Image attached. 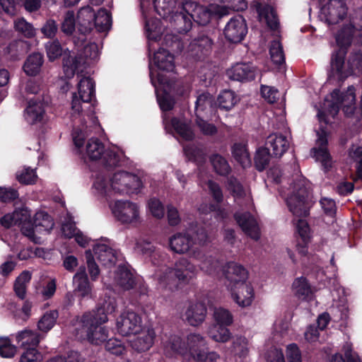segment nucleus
I'll return each mask as SVG.
<instances>
[{
	"label": "nucleus",
	"mask_w": 362,
	"mask_h": 362,
	"mask_svg": "<svg viewBox=\"0 0 362 362\" xmlns=\"http://www.w3.org/2000/svg\"><path fill=\"white\" fill-rule=\"evenodd\" d=\"M352 30L350 27L344 28L336 36V42L339 49L334 51L331 57L329 79L343 81L349 76L362 69V53L353 52L345 62L346 49L351 42Z\"/></svg>",
	"instance_id": "1"
},
{
	"label": "nucleus",
	"mask_w": 362,
	"mask_h": 362,
	"mask_svg": "<svg viewBox=\"0 0 362 362\" xmlns=\"http://www.w3.org/2000/svg\"><path fill=\"white\" fill-rule=\"evenodd\" d=\"M197 269L194 264L186 257H180L173 267H164L157 269L153 278L157 286L162 291L173 292L185 286L196 278Z\"/></svg>",
	"instance_id": "2"
},
{
	"label": "nucleus",
	"mask_w": 362,
	"mask_h": 362,
	"mask_svg": "<svg viewBox=\"0 0 362 362\" xmlns=\"http://www.w3.org/2000/svg\"><path fill=\"white\" fill-rule=\"evenodd\" d=\"M115 299L109 298L103 306L85 313L78 321L81 337L86 336L92 344L104 342L108 337V331L103 324L107 322V314L115 310Z\"/></svg>",
	"instance_id": "3"
},
{
	"label": "nucleus",
	"mask_w": 362,
	"mask_h": 362,
	"mask_svg": "<svg viewBox=\"0 0 362 362\" xmlns=\"http://www.w3.org/2000/svg\"><path fill=\"white\" fill-rule=\"evenodd\" d=\"M212 14L224 16L228 14V8L216 4L204 6L186 1L182 4V12L175 13L174 21L179 33H187L192 28V20L199 25H205L209 23Z\"/></svg>",
	"instance_id": "4"
},
{
	"label": "nucleus",
	"mask_w": 362,
	"mask_h": 362,
	"mask_svg": "<svg viewBox=\"0 0 362 362\" xmlns=\"http://www.w3.org/2000/svg\"><path fill=\"white\" fill-rule=\"evenodd\" d=\"M141 187V179L136 175L126 171L117 172L108 179L100 175L93 184L98 194L109 197L135 192Z\"/></svg>",
	"instance_id": "5"
},
{
	"label": "nucleus",
	"mask_w": 362,
	"mask_h": 362,
	"mask_svg": "<svg viewBox=\"0 0 362 362\" xmlns=\"http://www.w3.org/2000/svg\"><path fill=\"white\" fill-rule=\"evenodd\" d=\"M206 341L203 336L197 333L189 334L185 340L177 335L170 336L164 343L166 354L172 356L179 354L184 357H192L194 360L202 359Z\"/></svg>",
	"instance_id": "6"
},
{
	"label": "nucleus",
	"mask_w": 362,
	"mask_h": 362,
	"mask_svg": "<svg viewBox=\"0 0 362 362\" xmlns=\"http://www.w3.org/2000/svg\"><path fill=\"white\" fill-rule=\"evenodd\" d=\"M308 186L305 178L298 177L291 185L286 198L289 211L297 217H305L309 214Z\"/></svg>",
	"instance_id": "7"
},
{
	"label": "nucleus",
	"mask_w": 362,
	"mask_h": 362,
	"mask_svg": "<svg viewBox=\"0 0 362 362\" xmlns=\"http://www.w3.org/2000/svg\"><path fill=\"white\" fill-rule=\"evenodd\" d=\"M99 56L98 46L95 43H89L84 46L81 53L78 56L66 54L64 52L63 58V71L67 78L74 77L76 71H83L86 66L96 60Z\"/></svg>",
	"instance_id": "8"
},
{
	"label": "nucleus",
	"mask_w": 362,
	"mask_h": 362,
	"mask_svg": "<svg viewBox=\"0 0 362 362\" xmlns=\"http://www.w3.org/2000/svg\"><path fill=\"white\" fill-rule=\"evenodd\" d=\"M109 207L115 218L123 224H134L141 221L139 206L129 200L111 202Z\"/></svg>",
	"instance_id": "9"
},
{
	"label": "nucleus",
	"mask_w": 362,
	"mask_h": 362,
	"mask_svg": "<svg viewBox=\"0 0 362 362\" xmlns=\"http://www.w3.org/2000/svg\"><path fill=\"white\" fill-rule=\"evenodd\" d=\"M86 153L92 160H101L109 167L117 166L120 161V154L112 149H105L104 144L96 138L90 139L86 146Z\"/></svg>",
	"instance_id": "10"
},
{
	"label": "nucleus",
	"mask_w": 362,
	"mask_h": 362,
	"mask_svg": "<svg viewBox=\"0 0 362 362\" xmlns=\"http://www.w3.org/2000/svg\"><path fill=\"white\" fill-rule=\"evenodd\" d=\"M347 13V6L344 0H329L320 8L319 17L328 24H337Z\"/></svg>",
	"instance_id": "11"
},
{
	"label": "nucleus",
	"mask_w": 362,
	"mask_h": 362,
	"mask_svg": "<svg viewBox=\"0 0 362 362\" xmlns=\"http://www.w3.org/2000/svg\"><path fill=\"white\" fill-rule=\"evenodd\" d=\"M95 83L90 77H82L78 83V98L74 93L71 101V110L74 114H79L82 107L81 103H88L94 97Z\"/></svg>",
	"instance_id": "12"
},
{
	"label": "nucleus",
	"mask_w": 362,
	"mask_h": 362,
	"mask_svg": "<svg viewBox=\"0 0 362 362\" xmlns=\"http://www.w3.org/2000/svg\"><path fill=\"white\" fill-rule=\"evenodd\" d=\"M117 329L124 336L136 334L142 329L141 318L133 311L124 312L117 320Z\"/></svg>",
	"instance_id": "13"
},
{
	"label": "nucleus",
	"mask_w": 362,
	"mask_h": 362,
	"mask_svg": "<svg viewBox=\"0 0 362 362\" xmlns=\"http://www.w3.org/2000/svg\"><path fill=\"white\" fill-rule=\"evenodd\" d=\"M247 33V27L243 16L233 17L225 26L223 33L226 38L233 43L241 42Z\"/></svg>",
	"instance_id": "14"
},
{
	"label": "nucleus",
	"mask_w": 362,
	"mask_h": 362,
	"mask_svg": "<svg viewBox=\"0 0 362 362\" xmlns=\"http://www.w3.org/2000/svg\"><path fill=\"white\" fill-rule=\"evenodd\" d=\"M224 275L226 278L225 284L228 289L234 288L235 286L248 283V272L242 265L235 262L227 264Z\"/></svg>",
	"instance_id": "15"
},
{
	"label": "nucleus",
	"mask_w": 362,
	"mask_h": 362,
	"mask_svg": "<svg viewBox=\"0 0 362 362\" xmlns=\"http://www.w3.org/2000/svg\"><path fill=\"white\" fill-rule=\"evenodd\" d=\"M317 139L315 146L312 149V152L315 159L321 163L324 169L328 170L332 168V160L327 148V133L323 129H321V132H317Z\"/></svg>",
	"instance_id": "16"
},
{
	"label": "nucleus",
	"mask_w": 362,
	"mask_h": 362,
	"mask_svg": "<svg viewBox=\"0 0 362 362\" xmlns=\"http://www.w3.org/2000/svg\"><path fill=\"white\" fill-rule=\"evenodd\" d=\"M235 219L243 231L255 240L260 238V230L255 218L249 213H235Z\"/></svg>",
	"instance_id": "17"
},
{
	"label": "nucleus",
	"mask_w": 362,
	"mask_h": 362,
	"mask_svg": "<svg viewBox=\"0 0 362 362\" xmlns=\"http://www.w3.org/2000/svg\"><path fill=\"white\" fill-rule=\"evenodd\" d=\"M232 299L241 308L252 305L255 298V291L250 283H246L229 289Z\"/></svg>",
	"instance_id": "18"
},
{
	"label": "nucleus",
	"mask_w": 362,
	"mask_h": 362,
	"mask_svg": "<svg viewBox=\"0 0 362 362\" xmlns=\"http://www.w3.org/2000/svg\"><path fill=\"white\" fill-rule=\"evenodd\" d=\"M192 257L197 261L199 269L207 274H215L220 267L218 259L209 252L194 250Z\"/></svg>",
	"instance_id": "19"
},
{
	"label": "nucleus",
	"mask_w": 362,
	"mask_h": 362,
	"mask_svg": "<svg viewBox=\"0 0 362 362\" xmlns=\"http://www.w3.org/2000/svg\"><path fill=\"white\" fill-rule=\"evenodd\" d=\"M256 67L250 63H238L227 70L229 78L238 81H250L255 77Z\"/></svg>",
	"instance_id": "20"
},
{
	"label": "nucleus",
	"mask_w": 362,
	"mask_h": 362,
	"mask_svg": "<svg viewBox=\"0 0 362 362\" xmlns=\"http://www.w3.org/2000/svg\"><path fill=\"white\" fill-rule=\"evenodd\" d=\"M193 239L187 232L177 233L169 238L170 249L177 254H185L194 245Z\"/></svg>",
	"instance_id": "21"
},
{
	"label": "nucleus",
	"mask_w": 362,
	"mask_h": 362,
	"mask_svg": "<svg viewBox=\"0 0 362 362\" xmlns=\"http://www.w3.org/2000/svg\"><path fill=\"white\" fill-rule=\"evenodd\" d=\"M228 188L235 198V202L242 205L241 200L244 201V204L247 208L250 209L252 204V199L250 192L245 189L240 182L233 177H230L228 180Z\"/></svg>",
	"instance_id": "22"
},
{
	"label": "nucleus",
	"mask_w": 362,
	"mask_h": 362,
	"mask_svg": "<svg viewBox=\"0 0 362 362\" xmlns=\"http://www.w3.org/2000/svg\"><path fill=\"white\" fill-rule=\"evenodd\" d=\"M138 336L131 341L132 349L138 352L148 351L153 344L156 333L153 329H141Z\"/></svg>",
	"instance_id": "23"
},
{
	"label": "nucleus",
	"mask_w": 362,
	"mask_h": 362,
	"mask_svg": "<svg viewBox=\"0 0 362 362\" xmlns=\"http://www.w3.org/2000/svg\"><path fill=\"white\" fill-rule=\"evenodd\" d=\"M45 110L43 103L41 101L30 100L24 110V118L25 121L34 124L41 122L45 117Z\"/></svg>",
	"instance_id": "24"
},
{
	"label": "nucleus",
	"mask_w": 362,
	"mask_h": 362,
	"mask_svg": "<svg viewBox=\"0 0 362 362\" xmlns=\"http://www.w3.org/2000/svg\"><path fill=\"white\" fill-rule=\"evenodd\" d=\"M206 315V308L201 303H192L187 308L184 317L191 326H198L202 324Z\"/></svg>",
	"instance_id": "25"
},
{
	"label": "nucleus",
	"mask_w": 362,
	"mask_h": 362,
	"mask_svg": "<svg viewBox=\"0 0 362 362\" xmlns=\"http://www.w3.org/2000/svg\"><path fill=\"white\" fill-rule=\"evenodd\" d=\"M266 144L267 148L272 151L273 156L280 158L288 150L289 141L287 137L279 134H272L267 139Z\"/></svg>",
	"instance_id": "26"
},
{
	"label": "nucleus",
	"mask_w": 362,
	"mask_h": 362,
	"mask_svg": "<svg viewBox=\"0 0 362 362\" xmlns=\"http://www.w3.org/2000/svg\"><path fill=\"white\" fill-rule=\"evenodd\" d=\"M212 45V40L207 35H202L190 42L189 51L192 56L201 58L211 52Z\"/></svg>",
	"instance_id": "27"
},
{
	"label": "nucleus",
	"mask_w": 362,
	"mask_h": 362,
	"mask_svg": "<svg viewBox=\"0 0 362 362\" xmlns=\"http://www.w3.org/2000/svg\"><path fill=\"white\" fill-rule=\"evenodd\" d=\"M73 284L74 287V291L78 293L81 298L91 296L92 287L88 281L84 267H79L78 272L74 276Z\"/></svg>",
	"instance_id": "28"
},
{
	"label": "nucleus",
	"mask_w": 362,
	"mask_h": 362,
	"mask_svg": "<svg viewBox=\"0 0 362 362\" xmlns=\"http://www.w3.org/2000/svg\"><path fill=\"white\" fill-rule=\"evenodd\" d=\"M95 16V13H94V11L89 6L82 7L78 11L77 16V23L78 26V30L83 35H85L91 30L93 25V20Z\"/></svg>",
	"instance_id": "29"
},
{
	"label": "nucleus",
	"mask_w": 362,
	"mask_h": 362,
	"mask_svg": "<svg viewBox=\"0 0 362 362\" xmlns=\"http://www.w3.org/2000/svg\"><path fill=\"white\" fill-rule=\"evenodd\" d=\"M231 339V344L228 349V353L234 356L245 358L250 351L248 339L240 334L235 335Z\"/></svg>",
	"instance_id": "30"
},
{
	"label": "nucleus",
	"mask_w": 362,
	"mask_h": 362,
	"mask_svg": "<svg viewBox=\"0 0 362 362\" xmlns=\"http://www.w3.org/2000/svg\"><path fill=\"white\" fill-rule=\"evenodd\" d=\"M93 252L96 259L105 266H110L116 261L115 251L104 243L96 244L93 247Z\"/></svg>",
	"instance_id": "31"
},
{
	"label": "nucleus",
	"mask_w": 362,
	"mask_h": 362,
	"mask_svg": "<svg viewBox=\"0 0 362 362\" xmlns=\"http://www.w3.org/2000/svg\"><path fill=\"white\" fill-rule=\"evenodd\" d=\"M115 284L124 291L132 288L135 284L133 274L124 266H119L115 276Z\"/></svg>",
	"instance_id": "32"
},
{
	"label": "nucleus",
	"mask_w": 362,
	"mask_h": 362,
	"mask_svg": "<svg viewBox=\"0 0 362 362\" xmlns=\"http://www.w3.org/2000/svg\"><path fill=\"white\" fill-rule=\"evenodd\" d=\"M154 64L158 69L172 71L174 70V57L168 51L164 49H159L153 54Z\"/></svg>",
	"instance_id": "33"
},
{
	"label": "nucleus",
	"mask_w": 362,
	"mask_h": 362,
	"mask_svg": "<svg viewBox=\"0 0 362 362\" xmlns=\"http://www.w3.org/2000/svg\"><path fill=\"white\" fill-rule=\"evenodd\" d=\"M257 11L259 14L260 21H265L267 25L273 30L278 27V19L274 8L267 4L262 5L258 4L257 5Z\"/></svg>",
	"instance_id": "34"
},
{
	"label": "nucleus",
	"mask_w": 362,
	"mask_h": 362,
	"mask_svg": "<svg viewBox=\"0 0 362 362\" xmlns=\"http://www.w3.org/2000/svg\"><path fill=\"white\" fill-rule=\"evenodd\" d=\"M16 340L25 349L35 348L40 342V335L30 329H24L16 334Z\"/></svg>",
	"instance_id": "35"
},
{
	"label": "nucleus",
	"mask_w": 362,
	"mask_h": 362,
	"mask_svg": "<svg viewBox=\"0 0 362 362\" xmlns=\"http://www.w3.org/2000/svg\"><path fill=\"white\" fill-rule=\"evenodd\" d=\"M292 288L294 295L301 300H308L312 298L313 292L310 286L304 277L295 279Z\"/></svg>",
	"instance_id": "36"
},
{
	"label": "nucleus",
	"mask_w": 362,
	"mask_h": 362,
	"mask_svg": "<svg viewBox=\"0 0 362 362\" xmlns=\"http://www.w3.org/2000/svg\"><path fill=\"white\" fill-rule=\"evenodd\" d=\"M214 103L213 96L209 93L199 94L195 102V114L197 117H202L212 110Z\"/></svg>",
	"instance_id": "37"
},
{
	"label": "nucleus",
	"mask_w": 362,
	"mask_h": 362,
	"mask_svg": "<svg viewBox=\"0 0 362 362\" xmlns=\"http://www.w3.org/2000/svg\"><path fill=\"white\" fill-rule=\"evenodd\" d=\"M136 250L139 252L151 257V261L154 264H158V262H156L158 258L163 262L167 256L165 253L156 251L154 246L151 243L146 241L137 243Z\"/></svg>",
	"instance_id": "38"
},
{
	"label": "nucleus",
	"mask_w": 362,
	"mask_h": 362,
	"mask_svg": "<svg viewBox=\"0 0 362 362\" xmlns=\"http://www.w3.org/2000/svg\"><path fill=\"white\" fill-rule=\"evenodd\" d=\"M207 333L211 339L220 343H226L232 337L230 330L223 325L213 324L209 327Z\"/></svg>",
	"instance_id": "39"
},
{
	"label": "nucleus",
	"mask_w": 362,
	"mask_h": 362,
	"mask_svg": "<svg viewBox=\"0 0 362 362\" xmlns=\"http://www.w3.org/2000/svg\"><path fill=\"white\" fill-rule=\"evenodd\" d=\"M171 124L176 133L185 140H192L194 134L189 122L182 119L173 118L171 120Z\"/></svg>",
	"instance_id": "40"
},
{
	"label": "nucleus",
	"mask_w": 362,
	"mask_h": 362,
	"mask_svg": "<svg viewBox=\"0 0 362 362\" xmlns=\"http://www.w3.org/2000/svg\"><path fill=\"white\" fill-rule=\"evenodd\" d=\"M43 64V56L40 53H33L28 56L24 65L23 69L26 74L30 76L37 75Z\"/></svg>",
	"instance_id": "41"
},
{
	"label": "nucleus",
	"mask_w": 362,
	"mask_h": 362,
	"mask_svg": "<svg viewBox=\"0 0 362 362\" xmlns=\"http://www.w3.org/2000/svg\"><path fill=\"white\" fill-rule=\"evenodd\" d=\"M34 224L37 232L41 233L46 231L49 233L54 226V222L47 213L40 211L35 214L34 216Z\"/></svg>",
	"instance_id": "42"
},
{
	"label": "nucleus",
	"mask_w": 362,
	"mask_h": 362,
	"mask_svg": "<svg viewBox=\"0 0 362 362\" xmlns=\"http://www.w3.org/2000/svg\"><path fill=\"white\" fill-rule=\"evenodd\" d=\"M27 218V209H21L16 210L12 214H7L0 219V223L6 228H9L13 225L18 224L19 222Z\"/></svg>",
	"instance_id": "43"
},
{
	"label": "nucleus",
	"mask_w": 362,
	"mask_h": 362,
	"mask_svg": "<svg viewBox=\"0 0 362 362\" xmlns=\"http://www.w3.org/2000/svg\"><path fill=\"white\" fill-rule=\"evenodd\" d=\"M93 25L99 32L108 30L112 25L111 16L106 9H100L95 14Z\"/></svg>",
	"instance_id": "44"
},
{
	"label": "nucleus",
	"mask_w": 362,
	"mask_h": 362,
	"mask_svg": "<svg viewBox=\"0 0 362 362\" xmlns=\"http://www.w3.org/2000/svg\"><path fill=\"white\" fill-rule=\"evenodd\" d=\"M234 158L245 168L251 165V159L245 145L235 144L232 151Z\"/></svg>",
	"instance_id": "45"
},
{
	"label": "nucleus",
	"mask_w": 362,
	"mask_h": 362,
	"mask_svg": "<svg viewBox=\"0 0 362 362\" xmlns=\"http://www.w3.org/2000/svg\"><path fill=\"white\" fill-rule=\"evenodd\" d=\"M356 94L354 86H349L346 92L341 98V103L343 105V110L347 115H351L355 110Z\"/></svg>",
	"instance_id": "46"
},
{
	"label": "nucleus",
	"mask_w": 362,
	"mask_h": 362,
	"mask_svg": "<svg viewBox=\"0 0 362 362\" xmlns=\"http://www.w3.org/2000/svg\"><path fill=\"white\" fill-rule=\"evenodd\" d=\"M238 98L231 90H223L218 97V103L221 109L229 110L233 108L238 102Z\"/></svg>",
	"instance_id": "47"
},
{
	"label": "nucleus",
	"mask_w": 362,
	"mask_h": 362,
	"mask_svg": "<svg viewBox=\"0 0 362 362\" xmlns=\"http://www.w3.org/2000/svg\"><path fill=\"white\" fill-rule=\"evenodd\" d=\"M147 37L150 41L160 40L163 33L160 21L158 19H150L146 22Z\"/></svg>",
	"instance_id": "48"
},
{
	"label": "nucleus",
	"mask_w": 362,
	"mask_h": 362,
	"mask_svg": "<svg viewBox=\"0 0 362 362\" xmlns=\"http://www.w3.org/2000/svg\"><path fill=\"white\" fill-rule=\"evenodd\" d=\"M31 279V274L28 271L23 272L16 279L14 284V291L16 295L23 299L26 293L27 284Z\"/></svg>",
	"instance_id": "49"
},
{
	"label": "nucleus",
	"mask_w": 362,
	"mask_h": 362,
	"mask_svg": "<svg viewBox=\"0 0 362 362\" xmlns=\"http://www.w3.org/2000/svg\"><path fill=\"white\" fill-rule=\"evenodd\" d=\"M210 161L215 172L220 175H227L230 171L228 161L218 154H214L210 158Z\"/></svg>",
	"instance_id": "50"
},
{
	"label": "nucleus",
	"mask_w": 362,
	"mask_h": 362,
	"mask_svg": "<svg viewBox=\"0 0 362 362\" xmlns=\"http://www.w3.org/2000/svg\"><path fill=\"white\" fill-rule=\"evenodd\" d=\"M57 317L58 313L56 310L46 313L38 321V329L41 332H47L54 327Z\"/></svg>",
	"instance_id": "51"
},
{
	"label": "nucleus",
	"mask_w": 362,
	"mask_h": 362,
	"mask_svg": "<svg viewBox=\"0 0 362 362\" xmlns=\"http://www.w3.org/2000/svg\"><path fill=\"white\" fill-rule=\"evenodd\" d=\"M15 30L25 37L30 38L35 35V29L33 25L23 18H18L14 21Z\"/></svg>",
	"instance_id": "52"
},
{
	"label": "nucleus",
	"mask_w": 362,
	"mask_h": 362,
	"mask_svg": "<svg viewBox=\"0 0 362 362\" xmlns=\"http://www.w3.org/2000/svg\"><path fill=\"white\" fill-rule=\"evenodd\" d=\"M184 151L189 160L197 163H202L205 160L206 152L201 146L189 145L184 148Z\"/></svg>",
	"instance_id": "53"
},
{
	"label": "nucleus",
	"mask_w": 362,
	"mask_h": 362,
	"mask_svg": "<svg viewBox=\"0 0 362 362\" xmlns=\"http://www.w3.org/2000/svg\"><path fill=\"white\" fill-rule=\"evenodd\" d=\"M215 325L228 326L233 323V315L229 310L223 308H216L214 311Z\"/></svg>",
	"instance_id": "54"
},
{
	"label": "nucleus",
	"mask_w": 362,
	"mask_h": 362,
	"mask_svg": "<svg viewBox=\"0 0 362 362\" xmlns=\"http://www.w3.org/2000/svg\"><path fill=\"white\" fill-rule=\"evenodd\" d=\"M155 8L163 18H167L170 14L175 5V0H154Z\"/></svg>",
	"instance_id": "55"
},
{
	"label": "nucleus",
	"mask_w": 362,
	"mask_h": 362,
	"mask_svg": "<svg viewBox=\"0 0 362 362\" xmlns=\"http://www.w3.org/2000/svg\"><path fill=\"white\" fill-rule=\"evenodd\" d=\"M270 153L269 148H259L255 156V164L256 168L259 171H262L269 165L270 160Z\"/></svg>",
	"instance_id": "56"
},
{
	"label": "nucleus",
	"mask_w": 362,
	"mask_h": 362,
	"mask_svg": "<svg viewBox=\"0 0 362 362\" xmlns=\"http://www.w3.org/2000/svg\"><path fill=\"white\" fill-rule=\"evenodd\" d=\"M269 53L271 59L274 64H281L284 62L285 58L283 48L279 40H275L272 42Z\"/></svg>",
	"instance_id": "57"
},
{
	"label": "nucleus",
	"mask_w": 362,
	"mask_h": 362,
	"mask_svg": "<svg viewBox=\"0 0 362 362\" xmlns=\"http://www.w3.org/2000/svg\"><path fill=\"white\" fill-rule=\"evenodd\" d=\"M76 28V20L74 11H67L61 23V30L66 35H71Z\"/></svg>",
	"instance_id": "58"
},
{
	"label": "nucleus",
	"mask_w": 362,
	"mask_h": 362,
	"mask_svg": "<svg viewBox=\"0 0 362 362\" xmlns=\"http://www.w3.org/2000/svg\"><path fill=\"white\" fill-rule=\"evenodd\" d=\"M349 157L356 162V176L358 179L362 178V146L353 145L349 151Z\"/></svg>",
	"instance_id": "59"
},
{
	"label": "nucleus",
	"mask_w": 362,
	"mask_h": 362,
	"mask_svg": "<svg viewBox=\"0 0 362 362\" xmlns=\"http://www.w3.org/2000/svg\"><path fill=\"white\" fill-rule=\"evenodd\" d=\"M16 346L11 344L9 338L0 337V356L4 358H12L16 353Z\"/></svg>",
	"instance_id": "60"
},
{
	"label": "nucleus",
	"mask_w": 362,
	"mask_h": 362,
	"mask_svg": "<svg viewBox=\"0 0 362 362\" xmlns=\"http://www.w3.org/2000/svg\"><path fill=\"white\" fill-rule=\"evenodd\" d=\"M16 179L22 184L30 185L36 181L37 175L34 170L30 168H24L18 171L16 173Z\"/></svg>",
	"instance_id": "61"
},
{
	"label": "nucleus",
	"mask_w": 362,
	"mask_h": 362,
	"mask_svg": "<svg viewBox=\"0 0 362 362\" xmlns=\"http://www.w3.org/2000/svg\"><path fill=\"white\" fill-rule=\"evenodd\" d=\"M327 106L329 107V109L326 112L319 110L317 113V117L320 122H324L325 124H328L329 122V120L328 119L329 116H331L332 118H334V117L338 114L339 110V106L338 103H328Z\"/></svg>",
	"instance_id": "62"
},
{
	"label": "nucleus",
	"mask_w": 362,
	"mask_h": 362,
	"mask_svg": "<svg viewBox=\"0 0 362 362\" xmlns=\"http://www.w3.org/2000/svg\"><path fill=\"white\" fill-rule=\"evenodd\" d=\"M47 55L49 61H54L62 56L63 49L58 41H52L46 44Z\"/></svg>",
	"instance_id": "63"
},
{
	"label": "nucleus",
	"mask_w": 362,
	"mask_h": 362,
	"mask_svg": "<svg viewBox=\"0 0 362 362\" xmlns=\"http://www.w3.org/2000/svg\"><path fill=\"white\" fill-rule=\"evenodd\" d=\"M42 356L35 348H27L22 354L21 362H41Z\"/></svg>",
	"instance_id": "64"
}]
</instances>
